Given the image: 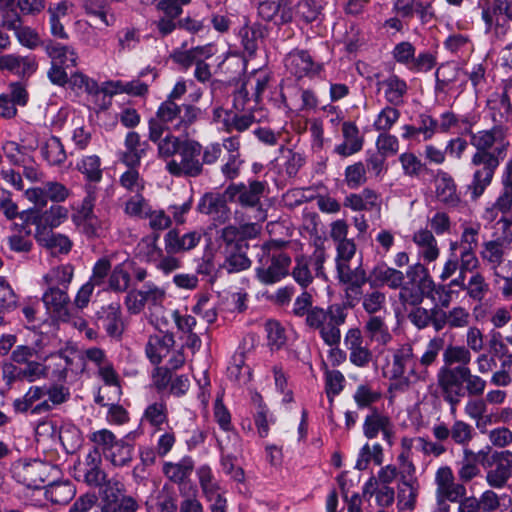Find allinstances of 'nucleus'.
Masks as SVG:
<instances>
[{"instance_id": "obj_56", "label": "nucleus", "mask_w": 512, "mask_h": 512, "mask_svg": "<svg viewBox=\"0 0 512 512\" xmlns=\"http://www.w3.org/2000/svg\"><path fill=\"white\" fill-rule=\"evenodd\" d=\"M84 481L90 486H102L107 485V487H115V489L120 492L122 490V484L118 481L106 480L105 472L100 468V465L83 467L82 468Z\"/></svg>"}, {"instance_id": "obj_3", "label": "nucleus", "mask_w": 512, "mask_h": 512, "mask_svg": "<svg viewBox=\"0 0 512 512\" xmlns=\"http://www.w3.org/2000/svg\"><path fill=\"white\" fill-rule=\"evenodd\" d=\"M387 368V376L395 380L390 388L396 391L404 392L412 384L426 382L430 378V373L418 367V358L410 344H403L393 351L392 362Z\"/></svg>"}, {"instance_id": "obj_34", "label": "nucleus", "mask_w": 512, "mask_h": 512, "mask_svg": "<svg viewBox=\"0 0 512 512\" xmlns=\"http://www.w3.org/2000/svg\"><path fill=\"white\" fill-rule=\"evenodd\" d=\"M292 313L298 318L307 316L306 320L326 319V312L322 308L313 306L312 294L307 289H303L295 298Z\"/></svg>"}, {"instance_id": "obj_35", "label": "nucleus", "mask_w": 512, "mask_h": 512, "mask_svg": "<svg viewBox=\"0 0 512 512\" xmlns=\"http://www.w3.org/2000/svg\"><path fill=\"white\" fill-rule=\"evenodd\" d=\"M143 145L138 133L134 131L128 132L124 141L125 150L120 156L121 162L126 166H139L141 159L145 155Z\"/></svg>"}, {"instance_id": "obj_61", "label": "nucleus", "mask_w": 512, "mask_h": 512, "mask_svg": "<svg viewBox=\"0 0 512 512\" xmlns=\"http://www.w3.org/2000/svg\"><path fill=\"white\" fill-rule=\"evenodd\" d=\"M340 282L349 285L351 288H360L366 282V273L361 267L354 270L350 268L349 263L336 266Z\"/></svg>"}, {"instance_id": "obj_15", "label": "nucleus", "mask_w": 512, "mask_h": 512, "mask_svg": "<svg viewBox=\"0 0 512 512\" xmlns=\"http://www.w3.org/2000/svg\"><path fill=\"white\" fill-rule=\"evenodd\" d=\"M165 127H161L158 122L149 121V139L157 144L158 156L165 160L175 159L174 156L180 152L184 140L171 133L165 136Z\"/></svg>"}, {"instance_id": "obj_10", "label": "nucleus", "mask_w": 512, "mask_h": 512, "mask_svg": "<svg viewBox=\"0 0 512 512\" xmlns=\"http://www.w3.org/2000/svg\"><path fill=\"white\" fill-rule=\"evenodd\" d=\"M435 499L439 506L447 502L456 503L466 495V487L455 481L452 469L449 466H441L435 473Z\"/></svg>"}, {"instance_id": "obj_46", "label": "nucleus", "mask_w": 512, "mask_h": 512, "mask_svg": "<svg viewBox=\"0 0 512 512\" xmlns=\"http://www.w3.org/2000/svg\"><path fill=\"white\" fill-rule=\"evenodd\" d=\"M481 452L476 453L469 448H463V457L458 470L459 480L463 483L470 482L480 474L478 466Z\"/></svg>"}, {"instance_id": "obj_30", "label": "nucleus", "mask_w": 512, "mask_h": 512, "mask_svg": "<svg viewBox=\"0 0 512 512\" xmlns=\"http://www.w3.org/2000/svg\"><path fill=\"white\" fill-rule=\"evenodd\" d=\"M404 280L402 271L389 267L385 263H379L370 271L368 281L371 286L387 285L391 289H400Z\"/></svg>"}, {"instance_id": "obj_7", "label": "nucleus", "mask_w": 512, "mask_h": 512, "mask_svg": "<svg viewBox=\"0 0 512 512\" xmlns=\"http://www.w3.org/2000/svg\"><path fill=\"white\" fill-rule=\"evenodd\" d=\"M202 145L195 140L185 139L179 159H170L166 162V171L174 177H198L203 172V163L200 160Z\"/></svg>"}, {"instance_id": "obj_9", "label": "nucleus", "mask_w": 512, "mask_h": 512, "mask_svg": "<svg viewBox=\"0 0 512 512\" xmlns=\"http://www.w3.org/2000/svg\"><path fill=\"white\" fill-rule=\"evenodd\" d=\"M56 469L40 460H19L12 467L13 477L29 488L38 489Z\"/></svg>"}, {"instance_id": "obj_54", "label": "nucleus", "mask_w": 512, "mask_h": 512, "mask_svg": "<svg viewBox=\"0 0 512 512\" xmlns=\"http://www.w3.org/2000/svg\"><path fill=\"white\" fill-rule=\"evenodd\" d=\"M401 116L397 106L386 105L376 115L373 128L379 132H389Z\"/></svg>"}, {"instance_id": "obj_45", "label": "nucleus", "mask_w": 512, "mask_h": 512, "mask_svg": "<svg viewBox=\"0 0 512 512\" xmlns=\"http://www.w3.org/2000/svg\"><path fill=\"white\" fill-rule=\"evenodd\" d=\"M41 154L49 165L59 166L67 159V154L60 139L56 136L48 137L41 146Z\"/></svg>"}, {"instance_id": "obj_41", "label": "nucleus", "mask_w": 512, "mask_h": 512, "mask_svg": "<svg viewBox=\"0 0 512 512\" xmlns=\"http://www.w3.org/2000/svg\"><path fill=\"white\" fill-rule=\"evenodd\" d=\"M193 469L194 462L191 458L185 457L177 463L165 462L162 472L170 481L181 485L189 479Z\"/></svg>"}, {"instance_id": "obj_20", "label": "nucleus", "mask_w": 512, "mask_h": 512, "mask_svg": "<svg viewBox=\"0 0 512 512\" xmlns=\"http://www.w3.org/2000/svg\"><path fill=\"white\" fill-rule=\"evenodd\" d=\"M287 71L296 78L314 77L319 74L322 65L313 61L305 50H293L285 58Z\"/></svg>"}, {"instance_id": "obj_49", "label": "nucleus", "mask_w": 512, "mask_h": 512, "mask_svg": "<svg viewBox=\"0 0 512 512\" xmlns=\"http://www.w3.org/2000/svg\"><path fill=\"white\" fill-rule=\"evenodd\" d=\"M157 77L154 69L147 67L139 73V78L131 81H124V93L132 96H143L148 92L150 83Z\"/></svg>"}, {"instance_id": "obj_36", "label": "nucleus", "mask_w": 512, "mask_h": 512, "mask_svg": "<svg viewBox=\"0 0 512 512\" xmlns=\"http://www.w3.org/2000/svg\"><path fill=\"white\" fill-rule=\"evenodd\" d=\"M174 345L172 333L160 336H151L146 346V354L151 363L158 365L163 358L167 357Z\"/></svg>"}, {"instance_id": "obj_57", "label": "nucleus", "mask_w": 512, "mask_h": 512, "mask_svg": "<svg viewBox=\"0 0 512 512\" xmlns=\"http://www.w3.org/2000/svg\"><path fill=\"white\" fill-rule=\"evenodd\" d=\"M445 48L458 56H469L473 52V43L467 34L453 33L444 42Z\"/></svg>"}, {"instance_id": "obj_13", "label": "nucleus", "mask_w": 512, "mask_h": 512, "mask_svg": "<svg viewBox=\"0 0 512 512\" xmlns=\"http://www.w3.org/2000/svg\"><path fill=\"white\" fill-rule=\"evenodd\" d=\"M269 191L266 181H251L248 185L244 183L231 184L225 194L231 201L240 203L243 206H256L261 197Z\"/></svg>"}, {"instance_id": "obj_43", "label": "nucleus", "mask_w": 512, "mask_h": 512, "mask_svg": "<svg viewBox=\"0 0 512 512\" xmlns=\"http://www.w3.org/2000/svg\"><path fill=\"white\" fill-rule=\"evenodd\" d=\"M46 52L52 63L65 68H73L77 65L78 54L74 48L60 43H51L46 47Z\"/></svg>"}, {"instance_id": "obj_55", "label": "nucleus", "mask_w": 512, "mask_h": 512, "mask_svg": "<svg viewBox=\"0 0 512 512\" xmlns=\"http://www.w3.org/2000/svg\"><path fill=\"white\" fill-rule=\"evenodd\" d=\"M266 330L268 344L272 349L282 348L292 335L288 325L282 322H267Z\"/></svg>"}, {"instance_id": "obj_1", "label": "nucleus", "mask_w": 512, "mask_h": 512, "mask_svg": "<svg viewBox=\"0 0 512 512\" xmlns=\"http://www.w3.org/2000/svg\"><path fill=\"white\" fill-rule=\"evenodd\" d=\"M500 109H503L504 121L497 123L493 116L494 125L490 129L468 132L470 144L475 148L471 157V166L475 168L473 178L468 185L472 199L479 198L491 184L495 171L504 160L509 147V127L504 123L512 118V107L509 101L502 100Z\"/></svg>"}, {"instance_id": "obj_17", "label": "nucleus", "mask_w": 512, "mask_h": 512, "mask_svg": "<svg viewBox=\"0 0 512 512\" xmlns=\"http://www.w3.org/2000/svg\"><path fill=\"white\" fill-rule=\"evenodd\" d=\"M38 69L36 56L33 54L19 55L16 53L0 54V71L9 72L20 78H29Z\"/></svg>"}, {"instance_id": "obj_52", "label": "nucleus", "mask_w": 512, "mask_h": 512, "mask_svg": "<svg viewBox=\"0 0 512 512\" xmlns=\"http://www.w3.org/2000/svg\"><path fill=\"white\" fill-rule=\"evenodd\" d=\"M399 469L392 464H388L380 468L377 476H372L365 484L363 494L373 495L375 492V486L382 484L383 486H389L398 476Z\"/></svg>"}, {"instance_id": "obj_31", "label": "nucleus", "mask_w": 512, "mask_h": 512, "mask_svg": "<svg viewBox=\"0 0 512 512\" xmlns=\"http://www.w3.org/2000/svg\"><path fill=\"white\" fill-rule=\"evenodd\" d=\"M343 204L353 211H379L381 208V196L376 191L365 188L360 193L347 195Z\"/></svg>"}, {"instance_id": "obj_23", "label": "nucleus", "mask_w": 512, "mask_h": 512, "mask_svg": "<svg viewBox=\"0 0 512 512\" xmlns=\"http://www.w3.org/2000/svg\"><path fill=\"white\" fill-rule=\"evenodd\" d=\"M42 301L52 320H63L65 317L74 316L72 313L73 305L70 302L69 296L58 287H50L43 294Z\"/></svg>"}, {"instance_id": "obj_8", "label": "nucleus", "mask_w": 512, "mask_h": 512, "mask_svg": "<svg viewBox=\"0 0 512 512\" xmlns=\"http://www.w3.org/2000/svg\"><path fill=\"white\" fill-rule=\"evenodd\" d=\"M326 259L327 255L323 248H316L311 256H296L291 271L293 280L302 289H307L313 283L315 277L326 279L324 272Z\"/></svg>"}, {"instance_id": "obj_62", "label": "nucleus", "mask_w": 512, "mask_h": 512, "mask_svg": "<svg viewBox=\"0 0 512 512\" xmlns=\"http://www.w3.org/2000/svg\"><path fill=\"white\" fill-rule=\"evenodd\" d=\"M104 457L114 466H125L132 460V447L123 440H119Z\"/></svg>"}, {"instance_id": "obj_44", "label": "nucleus", "mask_w": 512, "mask_h": 512, "mask_svg": "<svg viewBox=\"0 0 512 512\" xmlns=\"http://www.w3.org/2000/svg\"><path fill=\"white\" fill-rule=\"evenodd\" d=\"M5 26L7 29L14 32L18 42L29 49H35L40 45L39 34L28 26H22L19 18L12 21H6Z\"/></svg>"}, {"instance_id": "obj_21", "label": "nucleus", "mask_w": 512, "mask_h": 512, "mask_svg": "<svg viewBox=\"0 0 512 512\" xmlns=\"http://www.w3.org/2000/svg\"><path fill=\"white\" fill-rule=\"evenodd\" d=\"M8 92L0 94V117L11 119L17 114V106H25L28 103L29 94L25 85L21 82H11Z\"/></svg>"}, {"instance_id": "obj_19", "label": "nucleus", "mask_w": 512, "mask_h": 512, "mask_svg": "<svg viewBox=\"0 0 512 512\" xmlns=\"http://www.w3.org/2000/svg\"><path fill=\"white\" fill-rule=\"evenodd\" d=\"M401 130L403 140L417 143L429 141L439 133L436 118L428 113H420L416 125L405 124L401 127Z\"/></svg>"}, {"instance_id": "obj_14", "label": "nucleus", "mask_w": 512, "mask_h": 512, "mask_svg": "<svg viewBox=\"0 0 512 512\" xmlns=\"http://www.w3.org/2000/svg\"><path fill=\"white\" fill-rule=\"evenodd\" d=\"M257 14L264 22L281 26L293 19V8L290 0H262L258 3Z\"/></svg>"}, {"instance_id": "obj_4", "label": "nucleus", "mask_w": 512, "mask_h": 512, "mask_svg": "<svg viewBox=\"0 0 512 512\" xmlns=\"http://www.w3.org/2000/svg\"><path fill=\"white\" fill-rule=\"evenodd\" d=\"M290 256L274 243H266L258 255L256 278L265 285H273L289 275Z\"/></svg>"}, {"instance_id": "obj_12", "label": "nucleus", "mask_w": 512, "mask_h": 512, "mask_svg": "<svg viewBox=\"0 0 512 512\" xmlns=\"http://www.w3.org/2000/svg\"><path fill=\"white\" fill-rule=\"evenodd\" d=\"M237 230L235 227L228 226L222 231V237L226 242L225 261L223 267L229 272H239L250 267V260L243 251V244L236 241Z\"/></svg>"}, {"instance_id": "obj_26", "label": "nucleus", "mask_w": 512, "mask_h": 512, "mask_svg": "<svg viewBox=\"0 0 512 512\" xmlns=\"http://www.w3.org/2000/svg\"><path fill=\"white\" fill-rule=\"evenodd\" d=\"M269 82V77L265 73H256L249 76L243 84V87L234 96V107L237 110L245 109L246 100L248 94L252 92L255 103H258L261 99L263 92Z\"/></svg>"}, {"instance_id": "obj_25", "label": "nucleus", "mask_w": 512, "mask_h": 512, "mask_svg": "<svg viewBox=\"0 0 512 512\" xmlns=\"http://www.w3.org/2000/svg\"><path fill=\"white\" fill-rule=\"evenodd\" d=\"M378 89L383 92L384 99L388 105L401 107L406 103L408 96V84L398 75L391 74L379 81Z\"/></svg>"}, {"instance_id": "obj_16", "label": "nucleus", "mask_w": 512, "mask_h": 512, "mask_svg": "<svg viewBox=\"0 0 512 512\" xmlns=\"http://www.w3.org/2000/svg\"><path fill=\"white\" fill-rule=\"evenodd\" d=\"M478 121L479 116L476 114L466 113L458 115L450 110L442 112L439 117L436 118L438 132L443 134L454 132L467 135Z\"/></svg>"}, {"instance_id": "obj_29", "label": "nucleus", "mask_w": 512, "mask_h": 512, "mask_svg": "<svg viewBox=\"0 0 512 512\" xmlns=\"http://www.w3.org/2000/svg\"><path fill=\"white\" fill-rule=\"evenodd\" d=\"M412 241L418 248V256L426 263L434 262L440 255L438 242L431 230L421 228L414 232Z\"/></svg>"}, {"instance_id": "obj_33", "label": "nucleus", "mask_w": 512, "mask_h": 512, "mask_svg": "<svg viewBox=\"0 0 512 512\" xmlns=\"http://www.w3.org/2000/svg\"><path fill=\"white\" fill-rule=\"evenodd\" d=\"M201 240V234L196 231L180 235L176 230H170L165 238V250L169 254L189 251L195 248Z\"/></svg>"}, {"instance_id": "obj_2", "label": "nucleus", "mask_w": 512, "mask_h": 512, "mask_svg": "<svg viewBox=\"0 0 512 512\" xmlns=\"http://www.w3.org/2000/svg\"><path fill=\"white\" fill-rule=\"evenodd\" d=\"M405 275L407 281L403 280L399 292V299L404 307V312L402 313L397 309V317L401 319L408 317L409 320H433L428 311L420 307L423 298L429 296L435 288V283L428 268L417 262L408 267Z\"/></svg>"}, {"instance_id": "obj_5", "label": "nucleus", "mask_w": 512, "mask_h": 512, "mask_svg": "<svg viewBox=\"0 0 512 512\" xmlns=\"http://www.w3.org/2000/svg\"><path fill=\"white\" fill-rule=\"evenodd\" d=\"M201 110L190 104L178 105L165 100L157 109L156 117L149 121L158 122L165 130H174L188 135L189 128L197 121Z\"/></svg>"}, {"instance_id": "obj_47", "label": "nucleus", "mask_w": 512, "mask_h": 512, "mask_svg": "<svg viewBox=\"0 0 512 512\" xmlns=\"http://www.w3.org/2000/svg\"><path fill=\"white\" fill-rule=\"evenodd\" d=\"M141 421L148 423L156 430H160L163 424L168 423V408L166 402L160 400L149 404L144 410Z\"/></svg>"}, {"instance_id": "obj_22", "label": "nucleus", "mask_w": 512, "mask_h": 512, "mask_svg": "<svg viewBox=\"0 0 512 512\" xmlns=\"http://www.w3.org/2000/svg\"><path fill=\"white\" fill-rule=\"evenodd\" d=\"M393 10L403 18L416 15L422 24L430 23L435 18L432 0H394Z\"/></svg>"}, {"instance_id": "obj_42", "label": "nucleus", "mask_w": 512, "mask_h": 512, "mask_svg": "<svg viewBox=\"0 0 512 512\" xmlns=\"http://www.w3.org/2000/svg\"><path fill=\"white\" fill-rule=\"evenodd\" d=\"M218 446L221 450V466L224 472L229 475L235 469L234 457H232L233 452H238L240 450V439L237 433H232V435L226 436V438H217Z\"/></svg>"}, {"instance_id": "obj_32", "label": "nucleus", "mask_w": 512, "mask_h": 512, "mask_svg": "<svg viewBox=\"0 0 512 512\" xmlns=\"http://www.w3.org/2000/svg\"><path fill=\"white\" fill-rule=\"evenodd\" d=\"M512 453L503 451L499 454L495 467L486 474L489 486L497 489L503 488L511 477Z\"/></svg>"}, {"instance_id": "obj_50", "label": "nucleus", "mask_w": 512, "mask_h": 512, "mask_svg": "<svg viewBox=\"0 0 512 512\" xmlns=\"http://www.w3.org/2000/svg\"><path fill=\"white\" fill-rule=\"evenodd\" d=\"M486 32L498 40H504L512 32V21L503 16L481 13Z\"/></svg>"}, {"instance_id": "obj_64", "label": "nucleus", "mask_w": 512, "mask_h": 512, "mask_svg": "<svg viewBox=\"0 0 512 512\" xmlns=\"http://www.w3.org/2000/svg\"><path fill=\"white\" fill-rule=\"evenodd\" d=\"M150 206L142 193L133 194L124 204V212L130 217L146 218L149 214Z\"/></svg>"}, {"instance_id": "obj_39", "label": "nucleus", "mask_w": 512, "mask_h": 512, "mask_svg": "<svg viewBox=\"0 0 512 512\" xmlns=\"http://www.w3.org/2000/svg\"><path fill=\"white\" fill-rule=\"evenodd\" d=\"M498 210L501 212V217L497 221L499 228H512V182L507 180L504 182L503 189L496 201L494 202Z\"/></svg>"}, {"instance_id": "obj_27", "label": "nucleus", "mask_w": 512, "mask_h": 512, "mask_svg": "<svg viewBox=\"0 0 512 512\" xmlns=\"http://www.w3.org/2000/svg\"><path fill=\"white\" fill-rule=\"evenodd\" d=\"M343 142L334 147V152L341 157H349L363 149L364 136L355 123L346 121L342 124Z\"/></svg>"}, {"instance_id": "obj_24", "label": "nucleus", "mask_w": 512, "mask_h": 512, "mask_svg": "<svg viewBox=\"0 0 512 512\" xmlns=\"http://www.w3.org/2000/svg\"><path fill=\"white\" fill-rule=\"evenodd\" d=\"M500 229L501 234L497 235V232H495V238L485 242L481 251L482 259L487 261L494 269L502 263L505 249L512 243V229Z\"/></svg>"}, {"instance_id": "obj_53", "label": "nucleus", "mask_w": 512, "mask_h": 512, "mask_svg": "<svg viewBox=\"0 0 512 512\" xmlns=\"http://www.w3.org/2000/svg\"><path fill=\"white\" fill-rule=\"evenodd\" d=\"M383 459V448L379 443H375L372 446L366 443L359 451L355 468L361 471L366 470L371 461L376 465H381L383 463Z\"/></svg>"}, {"instance_id": "obj_59", "label": "nucleus", "mask_w": 512, "mask_h": 512, "mask_svg": "<svg viewBox=\"0 0 512 512\" xmlns=\"http://www.w3.org/2000/svg\"><path fill=\"white\" fill-rule=\"evenodd\" d=\"M74 267L71 264H64L51 269L45 276V282L51 286H63L67 288L73 279Z\"/></svg>"}, {"instance_id": "obj_28", "label": "nucleus", "mask_w": 512, "mask_h": 512, "mask_svg": "<svg viewBox=\"0 0 512 512\" xmlns=\"http://www.w3.org/2000/svg\"><path fill=\"white\" fill-rule=\"evenodd\" d=\"M68 218V209L60 205H52L49 209L38 213L32 218L35 233L50 232L59 227Z\"/></svg>"}, {"instance_id": "obj_63", "label": "nucleus", "mask_w": 512, "mask_h": 512, "mask_svg": "<svg viewBox=\"0 0 512 512\" xmlns=\"http://www.w3.org/2000/svg\"><path fill=\"white\" fill-rule=\"evenodd\" d=\"M128 169L122 173L119 179L120 185L127 191L137 194L142 193L145 188V181L140 176L137 167L127 166Z\"/></svg>"}, {"instance_id": "obj_58", "label": "nucleus", "mask_w": 512, "mask_h": 512, "mask_svg": "<svg viewBox=\"0 0 512 512\" xmlns=\"http://www.w3.org/2000/svg\"><path fill=\"white\" fill-rule=\"evenodd\" d=\"M303 164L304 158L302 155L289 149L283 153L277 163L279 173L289 178L294 177Z\"/></svg>"}, {"instance_id": "obj_38", "label": "nucleus", "mask_w": 512, "mask_h": 512, "mask_svg": "<svg viewBox=\"0 0 512 512\" xmlns=\"http://www.w3.org/2000/svg\"><path fill=\"white\" fill-rule=\"evenodd\" d=\"M34 237L40 246L50 250L53 254H66L72 247V243L67 236L53 231L37 232Z\"/></svg>"}, {"instance_id": "obj_60", "label": "nucleus", "mask_w": 512, "mask_h": 512, "mask_svg": "<svg viewBox=\"0 0 512 512\" xmlns=\"http://www.w3.org/2000/svg\"><path fill=\"white\" fill-rule=\"evenodd\" d=\"M77 169L90 182H99L102 179L101 160L97 155L84 156L77 163Z\"/></svg>"}, {"instance_id": "obj_37", "label": "nucleus", "mask_w": 512, "mask_h": 512, "mask_svg": "<svg viewBox=\"0 0 512 512\" xmlns=\"http://www.w3.org/2000/svg\"><path fill=\"white\" fill-rule=\"evenodd\" d=\"M436 196L437 199L448 205L456 206L459 202V197L456 191V184L453 178L446 172L439 171L435 180Z\"/></svg>"}, {"instance_id": "obj_11", "label": "nucleus", "mask_w": 512, "mask_h": 512, "mask_svg": "<svg viewBox=\"0 0 512 512\" xmlns=\"http://www.w3.org/2000/svg\"><path fill=\"white\" fill-rule=\"evenodd\" d=\"M460 371H463V366L443 367L437 375L438 386L445 401L450 404L452 413L456 411V406L464 396L463 379Z\"/></svg>"}, {"instance_id": "obj_48", "label": "nucleus", "mask_w": 512, "mask_h": 512, "mask_svg": "<svg viewBox=\"0 0 512 512\" xmlns=\"http://www.w3.org/2000/svg\"><path fill=\"white\" fill-rule=\"evenodd\" d=\"M420 484L418 480H403L399 482L397 490L398 506L400 509L413 510L419 494Z\"/></svg>"}, {"instance_id": "obj_51", "label": "nucleus", "mask_w": 512, "mask_h": 512, "mask_svg": "<svg viewBox=\"0 0 512 512\" xmlns=\"http://www.w3.org/2000/svg\"><path fill=\"white\" fill-rule=\"evenodd\" d=\"M130 282L131 276L129 271L126 269V264L120 263L115 265L112 269L104 290L122 293L128 290Z\"/></svg>"}, {"instance_id": "obj_6", "label": "nucleus", "mask_w": 512, "mask_h": 512, "mask_svg": "<svg viewBox=\"0 0 512 512\" xmlns=\"http://www.w3.org/2000/svg\"><path fill=\"white\" fill-rule=\"evenodd\" d=\"M44 360L48 378L55 381H66L68 377L82 372L85 367L84 354L70 343Z\"/></svg>"}, {"instance_id": "obj_40", "label": "nucleus", "mask_w": 512, "mask_h": 512, "mask_svg": "<svg viewBox=\"0 0 512 512\" xmlns=\"http://www.w3.org/2000/svg\"><path fill=\"white\" fill-rule=\"evenodd\" d=\"M75 494V487L69 481L53 482L44 487V496L52 504L65 505Z\"/></svg>"}, {"instance_id": "obj_18", "label": "nucleus", "mask_w": 512, "mask_h": 512, "mask_svg": "<svg viewBox=\"0 0 512 512\" xmlns=\"http://www.w3.org/2000/svg\"><path fill=\"white\" fill-rule=\"evenodd\" d=\"M379 433H382L383 439L389 446L393 445L395 431L390 417L381 413L377 409H372L365 417L363 423V434L368 439H374L379 435Z\"/></svg>"}]
</instances>
